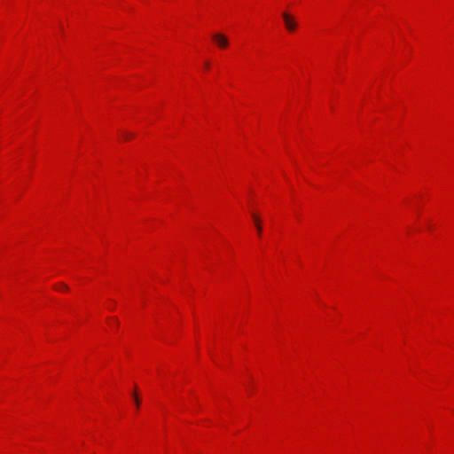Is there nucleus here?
Wrapping results in <instances>:
<instances>
[{"label":"nucleus","mask_w":454,"mask_h":454,"mask_svg":"<svg viewBox=\"0 0 454 454\" xmlns=\"http://www.w3.org/2000/svg\"><path fill=\"white\" fill-rule=\"evenodd\" d=\"M212 39L219 48H226L229 45V40L223 34L215 33L212 35Z\"/></svg>","instance_id":"2"},{"label":"nucleus","mask_w":454,"mask_h":454,"mask_svg":"<svg viewBox=\"0 0 454 454\" xmlns=\"http://www.w3.org/2000/svg\"><path fill=\"white\" fill-rule=\"evenodd\" d=\"M205 67H206L207 68H208V67H209V63H208V62H206V63H205Z\"/></svg>","instance_id":"7"},{"label":"nucleus","mask_w":454,"mask_h":454,"mask_svg":"<svg viewBox=\"0 0 454 454\" xmlns=\"http://www.w3.org/2000/svg\"><path fill=\"white\" fill-rule=\"evenodd\" d=\"M114 320L115 321L116 325H118V319L114 318Z\"/></svg>","instance_id":"8"},{"label":"nucleus","mask_w":454,"mask_h":454,"mask_svg":"<svg viewBox=\"0 0 454 454\" xmlns=\"http://www.w3.org/2000/svg\"><path fill=\"white\" fill-rule=\"evenodd\" d=\"M123 137H124L126 139H128V138L131 137H132V135H131V134H129V133H125V134H123Z\"/></svg>","instance_id":"6"},{"label":"nucleus","mask_w":454,"mask_h":454,"mask_svg":"<svg viewBox=\"0 0 454 454\" xmlns=\"http://www.w3.org/2000/svg\"><path fill=\"white\" fill-rule=\"evenodd\" d=\"M282 18L285 22V27L287 31L294 32L297 27V22L295 21L294 18L288 12H284L282 13Z\"/></svg>","instance_id":"1"},{"label":"nucleus","mask_w":454,"mask_h":454,"mask_svg":"<svg viewBox=\"0 0 454 454\" xmlns=\"http://www.w3.org/2000/svg\"><path fill=\"white\" fill-rule=\"evenodd\" d=\"M252 216H253V219L254 221V223H255L258 234L261 235L262 229V225H261V223H260V219H259V217L256 215H253Z\"/></svg>","instance_id":"3"},{"label":"nucleus","mask_w":454,"mask_h":454,"mask_svg":"<svg viewBox=\"0 0 454 454\" xmlns=\"http://www.w3.org/2000/svg\"><path fill=\"white\" fill-rule=\"evenodd\" d=\"M134 397H135V402H136L137 407H138L139 406V400H138V398L137 397L136 395H134Z\"/></svg>","instance_id":"5"},{"label":"nucleus","mask_w":454,"mask_h":454,"mask_svg":"<svg viewBox=\"0 0 454 454\" xmlns=\"http://www.w3.org/2000/svg\"><path fill=\"white\" fill-rule=\"evenodd\" d=\"M59 286L61 287V289L68 290V287H67L65 284H63V283H61V284L59 285Z\"/></svg>","instance_id":"4"}]
</instances>
